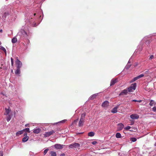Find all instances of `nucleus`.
Masks as SVG:
<instances>
[{"instance_id":"obj_1","label":"nucleus","mask_w":156,"mask_h":156,"mask_svg":"<svg viewBox=\"0 0 156 156\" xmlns=\"http://www.w3.org/2000/svg\"><path fill=\"white\" fill-rule=\"evenodd\" d=\"M85 114H82L81 115V117L80 118V121H79V123H78V126L79 127H81L82 126H83L84 123V120L85 119Z\"/></svg>"},{"instance_id":"obj_2","label":"nucleus","mask_w":156,"mask_h":156,"mask_svg":"<svg viewBox=\"0 0 156 156\" xmlns=\"http://www.w3.org/2000/svg\"><path fill=\"white\" fill-rule=\"evenodd\" d=\"M137 84L136 83L132 84L128 88V90L129 92H131L135 90L136 88Z\"/></svg>"},{"instance_id":"obj_3","label":"nucleus","mask_w":156,"mask_h":156,"mask_svg":"<svg viewBox=\"0 0 156 156\" xmlns=\"http://www.w3.org/2000/svg\"><path fill=\"white\" fill-rule=\"evenodd\" d=\"M80 145L78 143H74L73 144H70L69 145V148H73L77 150V149H79Z\"/></svg>"},{"instance_id":"obj_4","label":"nucleus","mask_w":156,"mask_h":156,"mask_svg":"<svg viewBox=\"0 0 156 156\" xmlns=\"http://www.w3.org/2000/svg\"><path fill=\"white\" fill-rule=\"evenodd\" d=\"M16 64L17 68L20 69L22 66V63L18 59H16Z\"/></svg>"},{"instance_id":"obj_5","label":"nucleus","mask_w":156,"mask_h":156,"mask_svg":"<svg viewBox=\"0 0 156 156\" xmlns=\"http://www.w3.org/2000/svg\"><path fill=\"white\" fill-rule=\"evenodd\" d=\"M55 133L54 130H52L49 132H46L44 134V137H49L51 135H52Z\"/></svg>"},{"instance_id":"obj_6","label":"nucleus","mask_w":156,"mask_h":156,"mask_svg":"<svg viewBox=\"0 0 156 156\" xmlns=\"http://www.w3.org/2000/svg\"><path fill=\"white\" fill-rule=\"evenodd\" d=\"M144 74H141L140 75H139L137 76L136 77L133 78V79L131 80V82H133L137 80L138 79H139L140 78L142 77H144Z\"/></svg>"},{"instance_id":"obj_7","label":"nucleus","mask_w":156,"mask_h":156,"mask_svg":"<svg viewBox=\"0 0 156 156\" xmlns=\"http://www.w3.org/2000/svg\"><path fill=\"white\" fill-rule=\"evenodd\" d=\"M27 133H25L24 134V136H25V137L23 138L22 140V141L23 142H27L28 140L29 136H27Z\"/></svg>"},{"instance_id":"obj_8","label":"nucleus","mask_w":156,"mask_h":156,"mask_svg":"<svg viewBox=\"0 0 156 156\" xmlns=\"http://www.w3.org/2000/svg\"><path fill=\"white\" fill-rule=\"evenodd\" d=\"M63 145L60 144H56L54 145V147L57 149H60L63 148Z\"/></svg>"},{"instance_id":"obj_9","label":"nucleus","mask_w":156,"mask_h":156,"mask_svg":"<svg viewBox=\"0 0 156 156\" xmlns=\"http://www.w3.org/2000/svg\"><path fill=\"white\" fill-rule=\"evenodd\" d=\"M131 118L132 119H138L139 118V116L137 114H132L130 115Z\"/></svg>"},{"instance_id":"obj_10","label":"nucleus","mask_w":156,"mask_h":156,"mask_svg":"<svg viewBox=\"0 0 156 156\" xmlns=\"http://www.w3.org/2000/svg\"><path fill=\"white\" fill-rule=\"evenodd\" d=\"M118 80L117 79H113L111 81L110 86H113L114 84L117 83Z\"/></svg>"},{"instance_id":"obj_11","label":"nucleus","mask_w":156,"mask_h":156,"mask_svg":"<svg viewBox=\"0 0 156 156\" xmlns=\"http://www.w3.org/2000/svg\"><path fill=\"white\" fill-rule=\"evenodd\" d=\"M123 127L124 125L122 123H119L118 125V130L117 131H119L120 130H121Z\"/></svg>"},{"instance_id":"obj_12","label":"nucleus","mask_w":156,"mask_h":156,"mask_svg":"<svg viewBox=\"0 0 156 156\" xmlns=\"http://www.w3.org/2000/svg\"><path fill=\"white\" fill-rule=\"evenodd\" d=\"M109 105L108 101H106L104 102L102 104V106L103 107H107Z\"/></svg>"},{"instance_id":"obj_13","label":"nucleus","mask_w":156,"mask_h":156,"mask_svg":"<svg viewBox=\"0 0 156 156\" xmlns=\"http://www.w3.org/2000/svg\"><path fill=\"white\" fill-rule=\"evenodd\" d=\"M128 90L126 89L123 90L119 94V96L123 95H126L128 93Z\"/></svg>"},{"instance_id":"obj_14","label":"nucleus","mask_w":156,"mask_h":156,"mask_svg":"<svg viewBox=\"0 0 156 156\" xmlns=\"http://www.w3.org/2000/svg\"><path fill=\"white\" fill-rule=\"evenodd\" d=\"M118 108L119 105L116 106L112 109L111 112L114 113H116L117 112V109H118Z\"/></svg>"},{"instance_id":"obj_15","label":"nucleus","mask_w":156,"mask_h":156,"mask_svg":"<svg viewBox=\"0 0 156 156\" xmlns=\"http://www.w3.org/2000/svg\"><path fill=\"white\" fill-rule=\"evenodd\" d=\"M9 12H5L3 14L2 17L3 19H5L6 16L9 15Z\"/></svg>"},{"instance_id":"obj_16","label":"nucleus","mask_w":156,"mask_h":156,"mask_svg":"<svg viewBox=\"0 0 156 156\" xmlns=\"http://www.w3.org/2000/svg\"><path fill=\"white\" fill-rule=\"evenodd\" d=\"M41 131V129L38 128L34 129L33 132L35 134H38L40 133Z\"/></svg>"},{"instance_id":"obj_17","label":"nucleus","mask_w":156,"mask_h":156,"mask_svg":"<svg viewBox=\"0 0 156 156\" xmlns=\"http://www.w3.org/2000/svg\"><path fill=\"white\" fill-rule=\"evenodd\" d=\"M21 32L22 34L24 35L25 37H27L28 36V35L26 32L23 30H22L21 31Z\"/></svg>"},{"instance_id":"obj_18","label":"nucleus","mask_w":156,"mask_h":156,"mask_svg":"<svg viewBox=\"0 0 156 156\" xmlns=\"http://www.w3.org/2000/svg\"><path fill=\"white\" fill-rule=\"evenodd\" d=\"M97 96V94H94L92 95L89 98V99L90 100H93L94 98H96Z\"/></svg>"},{"instance_id":"obj_19","label":"nucleus","mask_w":156,"mask_h":156,"mask_svg":"<svg viewBox=\"0 0 156 156\" xmlns=\"http://www.w3.org/2000/svg\"><path fill=\"white\" fill-rule=\"evenodd\" d=\"M23 130H21L17 132L16 133V135L17 136H19L20 135H21L23 133Z\"/></svg>"},{"instance_id":"obj_20","label":"nucleus","mask_w":156,"mask_h":156,"mask_svg":"<svg viewBox=\"0 0 156 156\" xmlns=\"http://www.w3.org/2000/svg\"><path fill=\"white\" fill-rule=\"evenodd\" d=\"M50 154H51V156H56L57 155L56 152L53 151H50Z\"/></svg>"},{"instance_id":"obj_21","label":"nucleus","mask_w":156,"mask_h":156,"mask_svg":"<svg viewBox=\"0 0 156 156\" xmlns=\"http://www.w3.org/2000/svg\"><path fill=\"white\" fill-rule=\"evenodd\" d=\"M11 110L8 108H5V112L4 113L5 115H7L9 114Z\"/></svg>"},{"instance_id":"obj_22","label":"nucleus","mask_w":156,"mask_h":156,"mask_svg":"<svg viewBox=\"0 0 156 156\" xmlns=\"http://www.w3.org/2000/svg\"><path fill=\"white\" fill-rule=\"evenodd\" d=\"M88 135L89 136H93L94 135V133L93 132H90L88 133Z\"/></svg>"},{"instance_id":"obj_23","label":"nucleus","mask_w":156,"mask_h":156,"mask_svg":"<svg viewBox=\"0 0 156 156\" xmlns=\"http://www.w3.org/2000/svg\"><path fill=\"white\" fill-rule=\"evenodd\" d=\"M15 74H19L20 73V68H17V69H16V71H15Z\"/></svg>"},{"instance_id":"obj_24","label":"nucleus","mask_w":156,"mask_h":156,"mask_svg":"<svg viewBox=\"0 0 156 156\" xmlns=\"http://www.w3.org/2000/svg\"><path fill=\"white\" fill-rule=\"evenodd\" d=\"M17 41V39L16 37H14L12 40V43H15Z\"/></svg>"},{"instance_id":"obj_25","label":"nucleus","mask_w":156,"mask_h":156,"mask_svg":"<svg viewBox=\"0 0 156 156\" xmlns=\"http://www.w3.org/2000/svg\"><path fill=\"white\" fill-rule=\"evenodd\" d=\"M0 49L3 51L4 52H5V55H6V51L5 48L2 47V46H0Z\"/></svg>"},{"instance_id":"obj_26","label":"nucleus","mask_w":156,"mask_h":156,"mask_svg":"<svg viewBox=\"0 0 156 156\" xmlns=\"http://www.w3.org/2000/svg\"><path fill=\"white\" fill-rule=\"evenodd\" d=\"M116 137L117 138H120L121 137V135L119 133H117L116 134Z\"/></svg>"},{"instance_id":"obj_27","label":"nucleus","mask_w":156,"mask_h":156,"mask_svg":"<svg viewBox=\"0 0 156 156\" xmlns=\"http://www.w3.org/2000/svg\"><path fill=\"white\" fill-rule=\"evenodd\" d=\"M23 131L28 132L29 133L30 132V129L29 128H25L23 129Z\"/></svg>"},{"instance_id":"obj_28","label":"nucleus","mask_w":156,"mask_h":156,"mask_svg":"<svg viewBox=\"0 0 156 156\" xmlns=\"http://www.w3.org/2000/svg\"><path fill=\"white\" fill-rule=\"evenodd\" d=\"M131 140L133 142H135L137 140V139L135 137H132L130 138Z\"/></svg>"},{"instance_id":"obj_29","label":"nucleus","mask_w":156,"mask_h":156,"mask_svg":"<svg viewBox=\"0 0 156 156\" xmlns=\"http://www.w3.org/2000/svg\"><path fill=\"white\" fill-rule=\"evenodd\" d=\"M149 104L151 106H153L154 105V101L152 100H151Z\"/></svg>"},{"instance_id":"obj_30","label":"nucleus","mask_w":156,"mask_h":156,"mask_svg":"<svg viewBox=\"0 0 156 156\" xmlns=\"http://www.w3.org/2000/svg\"><path fill=\"white\" fill-rule=\"evenodd\" d=\"M11 119V116L10 115H9L6 118V120L7 121L9 122Z\"/></svg>"},{"instance_id":"obj_31","label":"nucleus","mask_w":156,"mask_h":156,"mask_svg":"<svg viewBox=\"0 0 156 156\" xmlns=\"http://www.w3.org/2000/svg\"><path fill=\"white\" fill-rule=\"evenodd\" d=\"M48 151H49V149H45V150H44V155H45V154H46L47 153Z\"/></svg>"},{"instance_id":"obj_32","label":"nucleus","mask_w":156,"mask_h":156,"mask_svg":"<svg viewBox=\"0 0 156 156\" xmlns=\"http://www.w3.org/2000/svg\"><path fill=\"white\" fill-rule=\"evenodd\" d=\"M131 128V127L129 126H126V127H125L124 129H125L126 130H128L129 129H130Z\"/></svg>"},{"instance_id":"obj_33","label":"nucleus","mask_w":156,"mask_h":156,"mask_svg":"<svg viewBox=\"0 0 156 156\" xmlns=\"http://www.w3.org/2000/svg\"><path fill=\"white\" fill-rule=\"evenodd\" d=\"M78 119H76L74 120V121L73 122H72V124L73 125L74 124H76V122L78 121Z\"/></svg>"},{"instance_id":"obj_34","label":"nucleus","mask_w":156,"mask_h":156,"mask_svg":"<svg viewBox=\"0 0 156 156\" xmlns=\"http://www.w3.org/2000/svg\"><path fill=\"white\" fill-rule=\"evenodd\" d=\"M91 143L92 144H93V145H95L97 143V142L96 141H94L93 142H92Z\"/></svg>"},{"instance_id":"obj_35","label":"nucleus","mask_w":156,"mask_h":156,"mask_svg":"<svg viewBox=\"0 0 156 156\" xmlns=\"http://www.w3.org/2000/svg\"><path fill=\"white\" fill-rule=\"evenodd\" d=\"M154 57V55H151L150 56V58H149V59H150V60H151V59H152Z\"/></svg>"},{"instance_id":"obj_36","label":"nucleus","mask_w":156,"mask_h":156,"mask_svg":"<svg viewBox=\"0 0 156 156\" xmlns=\"http://www.w3.org/2000/svg\"><path fill=\"white\" fill-rule=\"evenodd\" d=\"M66 120H63L62 121L60 122L59 123H64L66 122Z\"/></svg>"},{"instance_id":"obj_37","label":"nucleus","mask_w":156,"mask_h":156,"mask_svg":"<svg viewBox=\"0 0 156 156\" xmlns=\"http://www.w3.org/2000/svg\"><path fill=\"white\" fill-rule=\"evenodd\" d=\"M153 109V111H154V112H155L156 111V108L155 107H153V108H152Z\"/></svg>"},{"instance_id":"obj_38","label":"nucleus","mask_w":156,"mask_h":156,"mask_svg":"<svg viewBox=\"0 0 156 156\" xmlns=\"http://www.w3.org/2000/svg\"><path fill=\"white\" fill-rule=\"evenodd\" d=\"M3 154L2 152H0V156H3Z\"/></svg>"},{"instance_id":"obj_39","label":"nucleus","mask_w":156,"mask_h":156,"mask_svg":"<svg viewBox=\"0 0 156 156\" xmlns=\"http://www.w3.org/2000/svg\"><path fill=\"white\" fill-rule=\"evenodd\" d=\"M129 67H130V66H129L128 65H126V68L127 69H128V68H129Z\"/></svg>"},{"instance_id":"obj_40","label":"nucleus","mask_w":156,"mask_h":156,"mask_svg":"<svg viewBox=\"0 0 156 156\" xmlns=\"http://www.w3.org/2000/svg\"><path fill=\"white\" fill-rule=\"evenodd\" d=\"M142 101L141 100H137V102H139V103H140Z\"/></svg>"},{"instance_id":"obj_41","label":"nucleus","mask_w":156,"mask_h":156,"mask_svg":"<svg viewBox=\"0 0 156 156\" xmlns=\"http://www.w3.org/2000/svg\"><path fill=\"white\" fill-rule=\"evenodd\" d=\"M25 127L29 126V124H26V125H25Z\"/></svg>"},{"instance_id":"obj_42","label":"nucleus","mask_w":156,"mask_h":156,"mask_svg":"<svg viewBox=\"0 0 156 156\" xmlns=\"http://www.w3.org/2000/svg\"><path fill=\"white\" fill-rule=\"evenodd\" d=\"M11 62H14V61L13 60V58H11Z\"/></svg>"},{"instance_id":"obj_43","label":"nucleus","mask_w":156,"mask_h":156,"mask_svg":"<svg viewBox=\"0 0 156 156\" xmlns=\"http://www.w3.org/2000/svg\"><path fill=\"white\" fill-rule=\"evenodd\" d=\"M132 101L136 102H137V100H133Z\"/></svg>"},{"instance_id":"obj_44","label":"nucleus","mask_w":156,"mask_h":156,"mask_svg":"<svg viewBox=\"0 0 156 156\" xmlns=\"http://www.w3.org/2000/svg\"><path fill=\"white\" fill-rule=\"evenodd\" d=\"M134 122H131V125H133V124H134Z\"/></svg>"},{"instance_id":"obj_45","label":"nucleus","mask_w":156,"mask_h":156,"mask_svg":"<svg viewBox=\"0 0 156 156\" xmlns=\"http://www.w3.org/2000/svg\"><path fill=\"white\" fill-rule=\"evenodd\" d=\"M14 64V62H11V64L12 66H13V64Z\"/></svg>"},{"instance_id":"obj_46","label":"nucleus","mask_w":156,"mask_h":156,"mask_svg":"<svg viewBox=\"0 0 156 156\" xmlns=\"http://www.w3.org/2000/svg\"><path fill=\"white\" fill-rule=\"evenodd\" d=\"M61 155L62 156H64L65 155V154H62Z\"/></svg>"},{"instance_id":"obj_47","label":"nucleus","mask_w":156,"mask_h":156,"mask_svg":"<svg viewBox=\"0 0 156 156\" xmlns=\"http://www.w3.org/2000/svg\"><path fill=\"white\" fill-rule=\"evenodd\" d=\"M2 29H1V30H0V32L1 33H2Z\"/></svg>"},{"instance_id":"obj_48","label":"nucleus","mask_w":156,"mask_h":156,"mask_svg":"<svg viewBox=\"0 0 156 156\" xmlns=\"http://www.w3.org/2000/svg\"><path fill=\"white\" fill-rule=\"evenodd\" d=\"M154 145L155 146H156V142L154 144Z\"/></svg>"},{"instance_id":"obj_49","label":"nucleus","mask_w":156,"mask_h":156,"mask_svg":"<svg viewBox=\"0 0 156 156\" xmlns=\"http://www.w3.org/2000/svg\"><path fill=\"white\" fill-rule=\"evenodd\" d=\"M2 44V43L0 42V44Z\"/></svg>"},{"instance_id":"obj_50","label":"nucleus","mask_w":156,"mask_h":156,"mask_svg":"<svg viewBox=\"0 0 156 156\" xmlns=\"http://www.w3.org/2000/svg\"><path fill=\"white\" fill-rule=\"evenodd\" d=\"M11 72H13V70H12Z\"/></svg>"}]
</instances>
